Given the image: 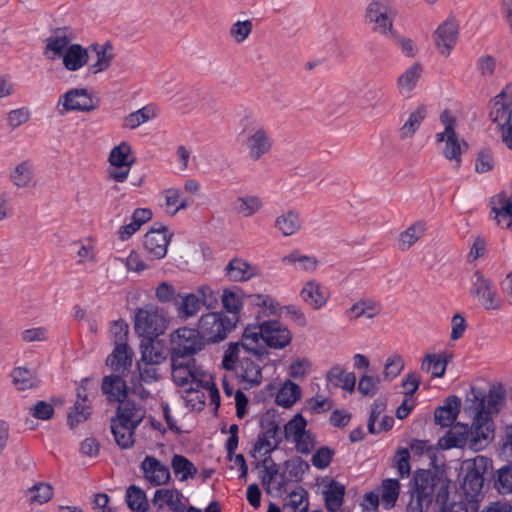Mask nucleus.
Wrapping results in <instances>:
<instances>
[{"mask_svg":"<svg viewBox=\"0 0 512 512\" xmlns=\"http://www.w3.org/2000/svg\"><path fill=\"white\" fill-rule=\"evenodd\" d=\"M61 59L66 70L78 71L88 63V49L77 43L71 44Z\"/></svg>","mask_w":512,"mask_h":512,"instance_id":"obj_33","label":"nucleus"},{"mask_svg":"<svg viewBox=\"0 0 512 512\" xmlns=\"http://www.w3.org/2000/svg\"><path fill=\"white\" fill-rule=\"evenodd\" d=\"M381 312V305L372 299H362L353 304L347 311L346 316L350 319L366 317L374 318Z\"/></svg>","mask_w":512,"mask_h":512,"instance_id":"obj_42","label":"nucleus"},{"mask_svg":"<svg viewBox=\"0 0 512 512\" xmlns=\"http://www.w3.org/2000/svg\"><path fill=\"white\" fill-rule=\"evenodd\" d=\"M404 369V360L399 354H394L387 358L384 366V377L387 380H393Z\"/></svg>","mask_w":512,"mask_h":512,"instance_id":"obj_64","label":"nucleus"},{"mask_svg":"<svg viewBox=\"0 0 512 512\" xmlns=\"http://www.w3.org/2000/svg\"><path fill=\"white\" fill-rule=\"evenodd\" d=\"M494 485L500 494L512 493V459L508 465L498 470Z\"/></svg>","mask_w":512,"mask_h":512,"instance_id":"obj_60","label":"nucleus"},{"mask_svg":"<svg viewBox=\"0 0 512 512\" xmlns=\"http://www.w3.org/2000/svg\"><path fill=\"white\" fill-rule=\"evenodd\" d=\"M173 472L179 476L180 481H186L197 474L195 465L183 455L175 454L171 461Z\"/></svg>","mask_w":512,"mask_h":512,"instance_id":"obj_52","label":"nucleus"},{"mask_svg":"<svg viewBox=\"0 0 512 512\" xmlns=\"http://www.w3.org/2000/svg\"><path fill=\"white\" fill-rule=\"evenodd\" d=\"M427 115L426 106L421 105L415 111H413L407 121L401 127V137L408 138L414 135L422 121Z\"/></svg>","mask_w":512,"mask_h":512,"instance_id":"obj_57","label":"nucleus"},{"mask_svg":"<svg viewBox=\"0 0 512 512\" xmlns=\"http://www.w3.org/2000/svg\"><path fill=\"white\" fill-rule=\"evenodd\" d=\"M263 207L262 199L257 195L238 197L233 204L234 211L242 217H251Z\"/></svg>","mask_w":512,"mask_h":512,"instance_id":"obj_46","label":"nucleus"},{"mask_svg":"<svg viewBox=\"0 0 512 512\" xmlns=\"http://www.w3.org/2000/svg\"><path fill=\"white\" fill-rule=\"evenodd\" d=\"M283 262L286 264L293 265L299 270H314L316 268L317 261L315 258L299 255L297 253H291L283 258Z\"/></svg>","mask_w":512,"mask_h":512,"instance_id":"obj_62","label":"nucleus"},{"mask_svg":"<svg viewBox=\"0 0 512 512\" xmlns=\"http://www.w3.org/2000/svg\"><path fill=\"white\" fill-rule=\"evenodd\" d=\"M156 110L153 105H146L132 113L124 119V126L129 129H135L140 125L155 118Z\"/></svg>","mask_w":512,"mask_h":512,"instance_id":"obj_53","label":"nucleus"},{"mask_svg":"<svg viewBox=\"0 0 512 512\" xmlns=\"http://www.w3.org/2000/svg\"><path fill=\"white\" fill-rule=\"evenodd\" d=\"M33 165L30 161H22L10 174V179L17 187H26L33 178Z\"/></svg>","mask_w":512,"mask_h":512,"instance_id":"obj_55","label":"nucleus"},{"mask_svg":"<svg viewBox=\"0 0 512 512\" xmlns=\"http://www.w3.org/2000/svg\"><path fill=\"white\" fill-rule=\"evenodd\" d=\"M483 482L482 474L476 468H472L467 471L461 484L462 494L459 495V500H463L472 510H478V502L482 498Z\"/></svg>","mask_w":512,"mask_h":512,"instance_id":"obj_12","label":"nucleus"},{"mask_svg":"<svg viewBox=\"0 0 512 512\" xmlns=\"http://www.w3.org/2000/svg\"><path fill=\"white\" fill-rule=\"evenodd\" d=\"M146 415V409L133 400H123L119 403L115 419L138 427Z\"/></svg>","mask_w":512,"mask_h":512,"instance_id":"obj_24","label":"nucleus"},{"mask_svg":"<svg viewBox=\"0 0 512 512\" xmlns=\"http://www.w3.org/2000/svg\"><path fill=\"white\" fill-rule=\"evenodd\" d=\"M243 333L245 341H248V345L253 350V356L258 360L268 356L266 346L272 349H282L288 346L292 340L289 328L278 320L249 324Z\"/></svg>","mask_w":512,"mask_h":512,"instance_id":"obj_1","label":"nucleus"},{"mask_svg":"<svg viewBox=\"0 0 512 512\" xmlns=\"http://www.w3.org/2000/svg\"><path fill=\"white\" fill-rule=\"evenodd\" d=\"M168 322L162 309L154 304H147L137 310L134 328L143 339L152 340L165 333Z\"/></svg>","mask_w":512,"mask_h":512,"instance_id":"obj_3","label":"nucleus"},{"mask_svg":"<svg viewBox=\"0 0 512 512\" xmlns=\"http://www.w3.org/2000/svg\"><path fill=\"white\" fill-rule=\"evenodd\" d=\"M245 335H242L241 341L231 343L223 357V366L226 369H235L236 365L240 362L242 354H252L253 350L250 345H245Z\"/></svg>","mask_w":512,"mask_h":512,"instance_id":"obj_44","label":"nucleus"},{"mask_svg":"<svg viewBox=\"0 0 512 512\" xmlns=\"http://www.w3.org/2000/svg\"><path fill=\"white\" fill-rule=\"evenodd\" d=\"M77 398L73 410L68 415V424L71 428L84 422L91 414L90 406L87 404L86 388L83 384L77 388Z\"/></svg>","mask_w":512,"mask_h":512,"instance_id":"obj_37","label":"nucleus"},{"mask_svg":"<svg viewBox=\"0 0 512 512\" xmlns=\"http://www.w3.org/2000/svg\"><path fill=\"white\" fill-rule=\"evenodd\" d=\"M171 356L181 358H192L200 352L206 341L200 333L198 327L191 328L187 326L179 327L170 334Z\"/></svg>","mask_w":512,"mask_h":512,"instance_id":"obj_6","label":"nucleus"},{"mask_svg":"<svg viewBox=\"0 0 512 512\" xmlns=\"http://www.w3.org/2000/svg\"><path fill=\"white\" fill-rule=\"evenodd\" d=\"M197 298L202 305L208 310L216 308L218 305V294L208 285H201L197 287L196 292Z\"/></svg>","mask_w":512,"mask_h":512,"instance_id":"obj_61","label":"nucleus"},{"mask_svg":"<svg viewBox=\"0 0 512 512\" xmlns=\"http://www.w3.org/2000/svg\"><path fill=\"white\" fill-rule=\"evenodd\" d=\"M458 25L454 19H447L435 31L434 41L439 52L449 56L456 45Z\"/></svg>","mask_w":512,"mask_h":512,"instance_id":"obj_17","label":"nucleus"},{"mask_svg":"<svg viewBox=\"0 0 512 512\" xmlns=\"http://www.w3.org/2000/svg\"><path fill=\"white\" fill-rule=\"evenodd\" d=\"M281 441L282 438L279 426L275 422H271L259 433L253 449L251 450V456L254 458L267 456L278 448Z\"/></svg>","mask_w":512,"mask_h":512,"instance_id":"obj_14","label":"nucleus"},{"mask_svg":"<svg viewBox=\"0 0 512 512\" xmlns=\"http://www.w3.org/2000/svg\"><path fill=\"white\" fill-rule=\"evenodd\" d=\"M413 480L406 512H427L433 501L436 479L430 471L420 470Z\"/></svg>","mask_w":512,"mask_h":512,"instance_id":"obj_5","label":"nucleus"},{"mask_svg":"<svg viewBox=\"0 0 512 512\" xmlns=\"http://www.w3.org/2000/svg\"><path fill=\"white\" fill-rule=\"evenodd\" d=\"M141 381L150 384L160 378L159 365L140 360L137 364Z\"/></svg>","mask_w":512,"mask_h":512,"instance_id":"obj_63","label":"nucleus"},{"mask_svg":"<svg viewBox=\"0 0 512 512\" xmlns=\"http://www.w3.org/2000/svg\"><path fill=\"white\" fill-rule=\"evenodd\" d=\"M426 231V224L423 221H416L399 235V249L406 251L410 249Z\"/></svg>","mask_w":512,"mask_h":512,"instance_id":"obj_51","label":"nucleus"},{"mask_svg":"<svg viewBox=\"0 0 512 512\" xmlns=\"http://www.w3.org/2000/svg\"><path fill=\"white\" fill-rule=\"evenodd\" d=\"M492 212L497 224L512 229V193H499L492 201Z\"/></svg>","mask_w":512,"mask_h":512,"instance_id":"obj_22","label":"nucleus"},{"mask_svg":"<svg viewBox=\"0 0 512 512\" xmlns=\"http://www.w3.org/2000/svg\"><path fill=\"white\" fill-rule=\"evenodd\" d=\"M152 504L158 510L167 507L172 512H186L185 498L177 489H157L152 498Z\"/></svg>","mask_w":512,"mask_h":512,"instance_id":"obj_18","label":"nucleus"},{"mask_svg":"<svg viewBox=\"0 0 512 512\" xmlns=\"http://www.w3.org/2000/svg\"><path fill=\"white\" fill-rule=\"evenodd\" d=\"M477 397H482L485 401V412L488 413L489 417L493 413H497L499 411L500 404L503 400V396L500 392L491 390L489 394L485 397L481 392H477L472 389L467 395V402L471 401L472 405L468 407L469 410L474 412V407L477 405V401L475 400L474 395Z\"/></svg>","mask_w":512,"mask_h":512,"instance_id":"obj_47","label":"nucleus"},{"mask_svg":"<svg viewBox=\"0 0 512 512\" xmlns=\"http://www.w3.org/2000/svg\"><path fill=\"white\" fill-rule=\"evenodd\" d=\"M108 162L109 177L118 183L126 181L135 162L130 144L123 141L114 146L110 151Z\"/></svg>","mask_w":512,"mask_h":512,"instance_id":"obj_10","label":"nucleus"},{"mask_svg":"<svg viewBox=\"0 0 512 512\" xmlns=\"http://www.w3.org/2000/svg\"><path fill=\"white\" fill-rule=\"evenodd\" d=\"M89 49L95 52L96 61L88 66V72L91 74H98L107 70L114 58L113 46L110 42H106L102 45L92 44Z\"/></svg>","mask_w":512,"mask_h":512,"instance_id":"obj_34","label":"nucleus"},{"mask_svg":"<svg viewBox=\"0 0 512 512\" xmlns=\"http://www.w3.org/2000/svg\"><path fill=\"white\" fill-rule=\"evenodd\" d=\"M477 405L474 407L473 422L469 427V449L481 451L485 449L494 436V423L485 412V401L482 397L473 394Z\"/></svg>","mask_w":512,"mask_h":512,"instance_id":"obj_4","label":"nucleus"},{"mask_svg":"<svg viewBox=\"0 0 512 512\" xmlns=\"http://www.w3.org/2000/svg\"><path fill=\"white\" fill-rule=\"evenodd\" d=\"M140 469L144 479L154 487L166 485L171 479L169 467L154 456H146Z\"/></svg>","mask_w":512,"mask_h":512,"instance_id":"obj_16","label":"nucleus"},{"mask_svg":"<svg viewBox=\"0 0 512 512\" xmlns=\"http://www.w3.org/2000/svg\"><path fill=\"white\" fill-rule=\"evenodd\" d=\"M445 146L443 148V155L449 161H455L457 166L461 163V146L457 138V134H447L444 136Z\"/></svg>","mask_w":512,"mask_h":512,"instance_id":"obj_59","label":"nucleus"},{"mask_svg":"<svg viewBox=\"0 0 512 512\" xmlns=\"http://www.w3.org/2000/svg\"><path fill=\"white\" fill-rule=\"evenodd\" d=\"M461 400L459 397L452 395L449 396L443 406L438 407L435 410L434 418L436 424L441 427H450L460 412Z\"/></svg>","mask_w":512,"mask_h":512,"instance_id":"obj_26","label":"nucleus"},{"mask_svg":"<svg viewBox=\"0 0 512 512\" xmlns=\"http://www.w3.org/2000/svg\"><path fill=\"white\" fill-rule=\"evenodd\" d=\"M244 298V292L237 286L224 289L221 296L223 311L228 316H236L239 321L244 306Z\"/></svg>","mask_w":512,"mask_h":512,"instance_id":"obj_27","label":"nucleus"},{"mask_svg":"<svg viewBox=\"0 0 512 512\" xmlns=\"http://www.w3.org/2000/svg\"><path fill=\"white\" fill-rule=\"evenodd\" d=\"M133 352L127 343L115 345L112 353L108 356L106 363L114 371L123 373L132 365Z\"/></svg>","mask_w":512,"mask_h":512,"instance_id":"obj_29","label":"nucleus"},{"mask_svg":"<svg viewBox=\"0 0 512 512\" xmlns=\"http://www.w3.org/2000/svg\"><path fill=\"white\" fill-rule=\"evenodd\" d=\"M172 378L175 384L187 392L202 387L201 371L196 367L194 358L171 356Z\"/></svg>","mask_w":512,"mask_h":512,"instance_id":"obj_9","label":"nucleus"},{"mask_svg":"<svg viewBox=\"0 0 512 512\" xmlns=\"http://www.w3.org/2000/svg\"><path fill=\"white\" fill-rule=\"evenodd\" d=\"M26 496L30 504H44L53 497V488L50 484L39 482L27 489Z\"/></svg>","mask_w":512,"mask_h":512,"instance_id":"obj_54","label":"nucleus"},{"mask_svg":"<svg viewBox=\"0 0 512 512\" xmlns=\"http://www.w3.org/2000/svg\"><path fill=\"white\" fill-rule=\"evenodd\" d=\"M174 306L177 316L182 320L195 317L202 308L197 295L194 293H179Z\"/></svg>","mask_w":512,"mask_h":512,"instance_id":"obj_31","label":"nucleus"},{"mask_svg":"<svg viewBox=\"0 0 512 512\" xmlns=\"http://www.w3.org/2000/svg\"><path fill=\"white\" fill-rule=\"evenodd\" d=\"M246 147L249 156L253 160H258L266 154L272 147V140L269 133L264 128L253 129L246 140Z\"/></svg>","mask_w":512,"mask_h":512,"instance_id":"obj_21","label":"nucleus"},{"mask_svg":"<svg viewBox=\"0 0 512 512\" xmlns=\"http://www.w3.org/2000/svg\"><path fill=\"white\" fill-rule=\"evenodd\" d=\"M136 428V426L124 423L119 419H111V432L114 436L115 442L122 449H128L134 445Z\"/></svg>","mask_w":512,"mask_h":512,"instance_id":"obj_35","label":"nucleus"},{"mask_svg":"<svg viewBox=\"0 0 512 512\" xmlns=\"http://www.w3.org/2000/svg\"><path fill=\"white\" fill-rule=\"evenodd\" d=\"M70 45L71 39L64 30L56 29L45 39L43 55L46 59L52 61L61 59Z\"/></svg>","mask_w":512,"mask_h":512,"instance_id":"obj_19","label":"nucleus"},{"mask_svg":"<svg viewBox=\"0 0 512 512\" xmlns=\"http://www.w3.org/2000/svg\"><path fill=\"white\" fill-rule=\"evenodd\" d=\"M448 364L446 353L427 354L421 363V370L430 373L432 377L444 376Z\"/></svg>","mask_w":512,"mask_h":512,"instance_id":"obj_45","label":"nucleus"},{"mask_svg":"<svg viewBox=\"0 0 512 512\" xmlns=\"http://www.w3.org/2000/svg\"><path fill=\"white\" fill-rule=\"evenodd\" d=\"M237 324V317L228 316L224 311H208L197 321V327L207 344L224 341L236 329Z\"/></svg>","mask_w":512,"mask_h":512,"instance_id":"obj_2","label":"nucleus"},{"mask_svg":"<svg viewBox=\"0 0 512 512\" xmlns=\"http://www.w3.org/2000/svg\"><path fill=\"white\" fill-rule=\"evenodd\" d=\"M163 196L165 199V211L172 216L190 205V200L184 197L182 191L179 189H166L163 191Z\"/></svg>","mask_w":512,"mask_h":512,"instance_id":"obj_48","label":"nucleus"},{"mask_svg":"<svg viewBox=\"0 0 512 512\" xmlns=\"http://www.w3.org/2000/svg\"><path fill=\"white\" fill-rule=\"evenodd\" d=\"M141 359L152 364L161 365L167 360L168 351L167 347L162 341L159 340H146L141 342Z\"/></svg>","mask_w":512,"mask_h":512,"instance_id":"obj_30","label":"nucleus"},{"mask_svg":"<svg viewBox=\"0 0 512 512\" xmlns=\"http://www.w3.org/2000/svg\"><path fill=\"white\" fill-rule=\"evenodd\" d=\"M275 228L284 236H291L301 228V219L294 210H289L279 215L275 220Z\"/></svg>","mask_w":512,"mask_h":512,"instance_id":"obj_50","label":"nucleus"},{"mask_svg":"<svg viewBox=\"0 0 512 512\" xmlns=\"http://www.w3.org/2000/svg\"><path fill=\"white\" fill-rule=\"evenodd\" d=\"M423 73L420 63L408 67L397 79V86L401 94H410L416 87Z\"/></svg>","mask_w":512,"mask_h":512,"instance_id":"obj_40","label":"nucleus"},{"mask_svg":"<svg viewBox=\"0 0 512 512\" xmlns=\"http://www.w3.org/2000/svg\"><path fill=\"white\" fill-rule=\"evenodd\" d=\"M307 421L302 414L297 413L284 425V437L288 442L301 437L308 430L306 429Z\"/></svg>","mask_w":512,"mask_h":512,"instance_id":"obj_56","label":"nucleus"},{"mask_svg":"<svg viewBox=\"0 0 512 512\" xmlns=\"http://www.w3.org/2000/svg\"><path fill=\"white\" fill-rule=\"evenodd\" d=\"M172 234L165 226L151 228L144 236L143 246L154 259H162L167 254Z\"/></svg>","mask_w":512,"mask_h":512,"instance_id":"obj_13","label":"nucleus"},{"mask_svg":"<svg viewBox=\"0 0 512 512\" xmlns=\"http://www.w3.org/2000/svg\"><path fill=\"white\" fill-rule=\"evenodd\" d=\"M125 501L133 512H147L149 509V502L145 491L136 485H130L126 489Z\"/></svg>","mask_w":512,"mask_h":512,"instance_id":"obj_49","label":"nucleus"},{"mask_svg":"<svg viewBox=\"0 0 512 512\" xmlns=\"http://www.w3.org/2000/svg\"><path fill=\"white\" fill-rule=\"evenodd\" d=\"M98 106L99 101L87 89L72 88L59 97L55 109L60 116H64L71 112H90Z\"/></svg>","mask_w":512,"mask_h":512,"instance_id":"obj_8","label":"nucleus"},{"mask_svg":"<svg viewBox=\"0 0 512 512\" xmlns=\"http://www.w3.org/2000/svg\"><path fill=\"white\" fill-rule=\"evenodd\" d=\"M345 486L335 480H332L324 491L325 507L330 512H337L344 500Z\"/></svg>","mask_w":512,"mask_h":512,"instance_id":"obj_43","label":"nucleus"},{"mask_svg":"<svg viewBox=\"0 0 512 512\" xmlns=\"http://www.w3.org/2000/svg\"><path fill=\"white\" fill-rule=\"evenodd\" d=\"M301 388L291 380H286L278 390L275 398L277 405L283 408L292 407L301 397Z\"/></svg>","mask_w":512,"mask_h":512,"instance_id":"obj_41","label":"nucleus"},{"mask_svg":"<svg viewBox=\"0 0 512 512\" xmlns=\"http://www.w3.org/2000/svg\"><path fill=\"white\" fill-rule=\"evenodd\" d=\"M471 293L479 297L487 309L496 307L495 292L491 287V282L478 271L474 273L472 278Z\"/></svg>","mask_w":512,"mask_h":512,"instance_id":"obj_32","label":"nucleus"},{"mask_svg":"<svg viewBox=\"0 0 512 512\" xmlns=\"http://www.w3.org/2000/svg\"><path fill=\"white\" fill-rule=\"evenodd\" d=\"M260 360L256 359L252 354H242L240 362L236 365L235 370L237 376L242 382L246 383L245 389L257 386L262 381V368Z\"/></svg>","mask_w":512,"mask_h":512,"instance_id":"obj_15","label":"nucleus"},{"mask_svg":"<svg viewBox=\"0 0 512 512\" xmlns=\"http://www.w3.org/2000/svg\"><path fill=\"white\" fill-rule=\"evenodd\" d=\"M469 426L457 423L440 439V445L444 449L469 447Z\"/></svg>","mask_w":512,"mask_h":512,"instance_id":"obj_28","label":"nucleus"},{"mask_svg":"<svg viewBox=\"0 0 512 512\" xmlns=\"http://www.w3.org/2000/svg\"><path fill=\"white\" fill-rule=\"evenodd\" d=\"M397 15L394 0H372L365 12L366 21L372 30L382 35L392 34L393 22Z\"/></svg>","mask_w":512,"mask_h":512,"instance_id":"obj_7","label":"nucleus"},{"mask_svg":"<svg viewBox=\"0 0 512 512\" xmlns=\"http://www.w3.org/2000/svg\"><path fill=\"white\" fill-rule=\"evenodd\" d=\"M489 116L499 129L512 123V84L494 97Z\"/></svg>","mask_w":512,"mask_h":512,"instance_id":"obj_11","label":"nucleus"},{"mask_svg":"<svg viewBox=\"0 0 512 512\" xmlns=\"http://www.w3.org/2000/svg\"><path fill=\"white\" fill-rule=\"evenodd\" d=\"M376 489L380 495L382 506L385 509L393 508L400 494L399 481L394 478H386Z\"/></svg>","mask_w":512,"mask_h":512,"instance_id":"obj_39","label":"nucleus"},{"mask_svg":"<svg viewBox=\"0 0 512 512\" xmlns=\"http://www.w3.org/2000/svg\"><path fill=\"white\" fill-rule=\"evenodd\" d=\"M386 405L381 401H374L367 423V429L370 434H379L390 430L394 425V418L385 415Z\"/></svg>","mask_w":512,"mask_h":512,"instance_id":"obj_20","label":"nucleus"},{"mask_svg":"<svg viewBox=\"0 0 512 512\" xmlns=\"http://www.w3.org/2000/svg\"><path fill=\"white\" fill-rule=\"evenodd\" d=\"M10 376L13 385L19 391L36 388L39 384L36 371L23 366L15 367Z\"/></svg>","mask_w":512,"mask_h":512,"instance_id":"obj_38","label":"nucleus"},{"mask_svg":"<svg viewBox=\"0 0 512 512\" xmlns=\"http://www.w3.org/2000/svg\"><path fill=\"white\" fill-rule=\"evenodd\" d=\"M229 280L242 282L251 279L256 274V268L241 258L232 259L225 268Z\"/></svg>","mask_w":512,"mask_h":512,"instance_id":"obj_36","label":"nucleus"},{"mask_svg":"<svg viewBox=\"0 0 512 512\" xmlns=\"http://www.w3.org/2000/svg\"><path fill=\"white\" fill-rule=\"evenodd\" d=\"M329 381L336 379L338 385L345 391L353 392L356 385L354 373L344 372L339 366L333 367L327 374Z\"/></svg>","mask_w":512,"mask_h":512,"instance_id":"obj_58","label":"nucleus"},{"mask_svg":"<svg viewBox=\"0 0 512 512\" xmlns=\"http://www.w3.org/2000/svg\"><path fill=\"white\" fill-rule=\"evenodd\" d=\"M300 295L307 305L318 310L326 305L330 293L328 289L323 287L320 283L309 281L303 286Z\"/></svg>","mask_w":512,"mask_h":512,"instance_id":"obj_23","label":"nucleus"},{"mask_svg":"<svg viewBox=\"0 0 512 512\" xmlns=\"http://www.w3.org/2000/svg\"><path fill=\"white\" fill-rule=\"evenodd\" d=\"M101 389L109 402H122L128 394L126 381L119 375H107L102 380Z\"/></svg>","mask_w":512,"mask_h":512,"instance_id":"obj_25","label":"nucleus"}]
</instances>
